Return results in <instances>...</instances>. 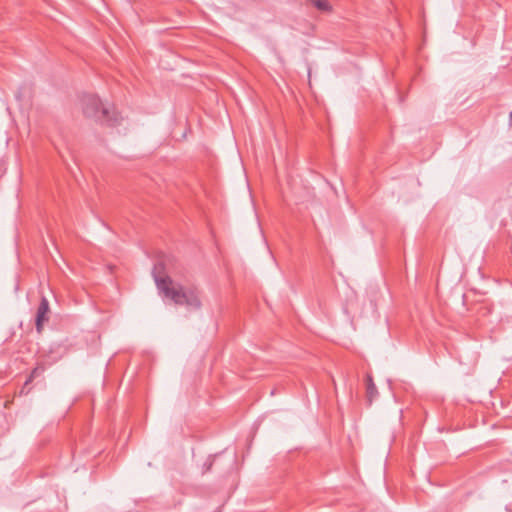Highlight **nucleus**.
Wrapping results in <instances>:
<instances>
[{
	"instance_id": "39448f33",
	"label": "nucleus",
	"mask_w": 512,
	"mask_h": 512,
	"mask_svg": "<svg viewBox=\"0 0 512 512\" xmlns=\"http://www.w3.org/2000/svg\"><path fill=\"white\" fill-rule=\"evenodd\" d=\"M312 4L322 12H330L332 7L327 0H311Z\"/></svg>"
},
{
	"instance_id": "7ed1b4c3",
	"label": "nucleus",
	"mask_w": 512,
	"mask_h": 512,
	"mask_svg": "<svg viewBox=\"0 0 512 512\" xmlns=\"http://www.w3.org/2000/svg\"><path fill=\"white\" fill-rule=\"evenodd\" d=\"M49 310V302L47 298L42 297L36 313V330L38 333L42 332L44 323L49 319Z\"/></svg>"
},
{
	"instance_id": "423d86ee",
	"label": "nucleus",
	"mask_w": 512,
	"mask_h": 512,
	"mask_svg": "<svg viewBox=\"0 0 512 512\" xmlns=\"http://www.w3.org/2000/svg\"><path fill=\"white\" fill-rule=\"evenodd\" d=\"M215 460V457H208V459L206 460V462L204 463L203 465V470H202V473L205 474L207 472L210 471L212 465H213V462Z\"/></svg>"
},
{
	"instance_id": "0eeeda50",
	"label": "nucleus",
	"mask_w": 512,
	"mask_h": 512,
	"mask_svg": "<svg viewBox=\"0 0 512 512\" xmlns=\"http://www.w3.org/2000/svg\"><path fill=\"white\" fill-rule=\"evenodd\" d=\"M38 375H39V369H38V368H35V369L31 372V374H30V376H29L28 380L25 382V385H27L29 382H31V381H32V379H33V378H35V377H36V376H38Z\"/></svg>"
},
{
	"instance_id": "6e6552de",
	"label": "nucleus",
	"mask_w": 512,
	"mask_h": 512,
	"mask_svg": "<svg viewBox=\"0 0 512 512\" xmlns=\"http://www.w3.org/2000/svg\"><path fill=\"white\" fill-rule=\"evenodd\" d=\"M16 98H17V100H18V101H20V100H21V97H20V95H19V94H17V95H16Z\"/></svg>"
},
{
	"instance_id": "20e7f679",
	"label": "nucleus",
	"mask_w": 512,
	"mask_h": 512,
	"mask_svg": "<svg viewBox=\"0 0 512 512\" xmlns=\"http://www.w3.org/2000/svg\"><path fill=\"white\" fill-rule=\"evenodd\" d=\"M366 393L369 403H371L378 394L376 385L374 384L373 379L370 375H367L366 377Z\"/></svg>"
},
{
	"instance_id": "f03ea898",
	"label": "nucleus",
	"mask_w": 512,
	"mask_h": 512,
	"mask_svg": "<svg viewBox=\"0 0 512 512\" xmlns=\"http://www.w3.org/2000/svg\"><path fill=\"white\" fill-rule=\"evenodd\" d=\"M82 110L85 116L95 119L101 124L113 126L118 123V114L113 107L104 105L93 94H86L81 98Z\"/></svg>"
},
{
	"instance_id": "1a4fd4ad",
	"label": "nucleus",
	"mask_w": 512,
	"mask_h": 512,
	"mask_svg": "<svg viewBox=\"0 0 512 512\" xmlns=\"http://www.w3.org/2000/svg\"><path fill=\"white\" fill-rule=\"evenodd\" d=\"M510 120H511V122H512V112L510 113Z\"/></svg>"
},
{
	"instance_id": "f257e3e1",
	"label": "nucleus",
	"mask_w": 512,
	"mask_h": 512,
	"mask_svg": "<svg viewBox=\"0 0 512 512\" xmlns=\"http://www.w3.org/2000/svg\"><path fill=\"white\" fill-rule=\"evenodd\" d=\"M156 286L163 296L187 311H198L202 307L200 290L193 284H181L166 275L163 260L158 261L152 271Z\"/></svg>"
}]
</instances>
